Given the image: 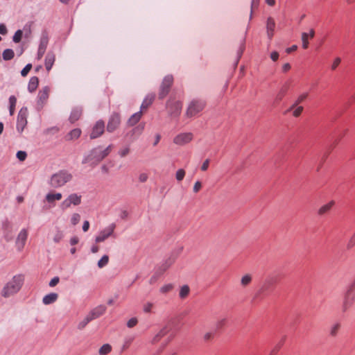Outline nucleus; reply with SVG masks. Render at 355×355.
I'll return each instance as SVG.
<instances>
[{"label": "nucleus", "instance_id": "obj_59", "mask_svg": "<svg viewBox=\"0 0 355 355\" xmlns=\"http://www.w3.org/2000/svg\"><path fill=\"white\" fill-rule=\"evenodd\" d=\"M270 58L273 61H277L279 58V53L276 51L272 52L270 54Z\"/></svg>", "mask_w": 355, "mask_h": 355}, {"label": "nucleus", "instance_id": "obj_37", "mask_svg": "<svg viewBox=\"0 0 355 355\" xmlns=\"http://www.w3.org/2000/svg\"><path fill=\"white\" fill-rule=\"evenodd\" d=\"M47 44H48V37H47V35H43L41 38V40H40V44L39 48H43L44 49L46 50Z\"/></svg>", "mask_w": 355, "mask_h": 355}, {"label": "nucleus", "instance_id": "obj_23", "mask_svg": "<svg viewBox=\"0 0 355 355\" xmlns=\"http://www.w3.org/2000/svg\"><path fill=\"white\" fill-rule=\"evenodd\" d=\"M62 198V194L60 193H49L46 196V200L51 203L55 200H60Z\"/></svg>", "mask_w": 355, "mask_h": 355}, {"label": "nucleus", "instance_id": "obj_62", "mask_svg": "<svg viewBox=\"0 0 355 355\" xmlns=\"http://www.w3.org/2000/svg\"><path fill=\"white\" fill-rule=\"evenodd\" d=\"M7 33V28L4 24H0V34L5 35Z\"/></svg>", "mask_w": 355, "mask_h": 355}, {"label": "nucleus", "instance_id": "obj_24", "mask_svg": "<svg viewBox=\"0 0 355 355\" xmlns=\"http://www.w3.org/2000/svg\"><path fill=\"white\" fill-rule=\"evenodd\" d=\"M81 115L82 111L78 109H75L72 111L69 117V120L71 123H74L80 118Z\"/></svg>", "mask_w": 355, "mask_h": 355}, {"label": "nucleus", "instance_id": "obj_11", "mask_svg": "<svg viewBox=\"0 0 355 355\" xmlns=\"http://www.w3.org/2000/svg\"><path fill=\"white\" fill-rule=\"evenodd\" d=\"M28 232L26 229L20 231L16 239V246L19 250H22L25 246L27 240Z\"/></svg>", "mask_w": 355, "mask_h": 355}, {"label": "nucleus", "instance_id": "obj_9", "mask_svg": "<svg viewBox=\"0 0 355 355\" xmlns=\"http://www.w3.org/2000/svg\"><path fill=\"white\" fill-rule=\"evenodd\" d=\"M81 202V196H78L76 193L71 194L67 199H65L61 204V208L62 209H67L71 205H78Z\"/></svg>", "mask_w": 355, "mask_h": 355}, {"label": "nucleus", "instance_id": "obj_54", "mask_svg": "<svg viewBox=\"0 0 355 355\" xmlns=\"http://www.w3.org/2000/svg\"><path fill=\"white\" fill-rule=\"evenodd\" d=\"M129 153H130L129 148H125L123 149H121L119 151V155L121 157H123L126 156Z\"/></svg>", "mask_w": 355, "mask_h": 355}, {"label": "nucleus", "instance_id": "obj_44", "mask_svg": "<svg viewBox=\"0 0 355 355\" xmlns=\"http://www.w3.org/2000/svg\"><path fill=\"white\" fill-rule=\"evenodd\" d=\"M32 69V64H28L21 71V74L23 77H25L28 75V73H29V71L31 70Z\"/></svg>", "mask_w": 355, "mask_h": 355}, {"label": "nucleus", "instance_id": "obj_6", "mask_svg": "<svg viewBox=\"0 0 355 355\" xmlns=\"http://www.w3.org/2000/svg\"><path fill=\"white\" fill-rule=\"evenodd\" d=\"M182 102L175 99H170L166 103V108L171 116L176 117L180 115L182 110Z\"/></svg>", "mask_w": 355, "mask_h": 355}, {"label": "nucleus", "instance_id": "obj_41", "mask_svg": "<svg viewBox=\"0 0 355 355\" xmlns=\"http://www.w3.org/2000/svg\"><path fill=\"white\" fill-rule=\"evenodd\" d=\"M22 35H23V33L21 30H18L17 31H16V33H15V35L13 36V41L15 43L19 42L21 40Z\"/></svg>", "mask_w": 355, "mask_h": 355}, {"label": "nucleus", "instance_id": "obj_35", "mask_svg": "<svg viewBox=\"0 0 355 355\" xmlns=\"http://www.w3.org/2000/svg\"><path fill=\"white\" fill-rule=\"evenodd\" d=\"M167 330L166 328L162 329L153 338V343H157L159 340L166 335Z\"/></svg>", "mask_w": 355, "mask_h": 355}, {"label": "nucleus", "instance_id": "obj_58", "mask_svg": "<svg viewBox=\"0 0 355 355\" xmlns=\"http://www.w3.org/2000/svg\"><path fill=\"white\" fill-rule=\"evenodd\" d=\"M45 51L46 50L44 49L43 48H38L37 58L39 60H40L43 57V55H44V54L45 53Z\"/></svg>", "mask_w": 355, "mask_h": 355}, {"label": "nucleus", "instance_id": "obj_18", "mask_svg": "<svg viewBox=\"0 0 355 355\" xmlns=\"http://www.w3.org/2000/svg\"><path fill=\"white\" fill-rule=\"evenodd\" d=\"M334 205V201H333V200L322 205V207H320V209L318 211V215L323 216V215L329 213Z\"/></svg>", "mask_w": 355, "mask_h": 355}, {"label": "nucleus", "instance_id": "obj_61", "mask_svg": "<svg viewBox=\"0 0 355 355\" xmlns=\"http://www.w3.org/2000/svg\"><path fill=\"white\" fill-rule=\"evenodd\" d=\"M297 49V45H293L291 47L287 48L286 51L287 53H291L296 51Z\"/></svg>", "mask_w": 355, "mask_h": 355}, {"label": "nucleus", "instance_id": "obj_64", "mask_svg": "<svg viewBox=\"0 0 355 355\" xmlns=\"http://www.w3.org/2000/svg\"><path fill=\"white\" fill-rule=\"evenodd\" d=\"M89 228V223L86 220L83 223V230L84 232H87Z\"/></svg>", "mask_w": 355, "mask_h": 355}, {"label": "nucleus", "instance_id": "obj_4", "mask_svg": "<svg viewBox=\"0 0 355 355\" xmlns=\"http://www.w3.org/2000/svg\"><path fill=\"white\" fill-rule=\"evenodd\" d=\"M205 107V103L201 100H193L189 103L186 115L187 117L191 118L197 116L201 112Z\"/></svg>", "mask_w": 355, "mask_h": 355}, {"label": "nucleus", "instance_id": "obj_20", "mask_svg": "<svg viewBox=\"0 0 355 355\" xmlns=\"http://www.w3.org/2000/svg\"><path fill=\"white\" fill-rule=\"evenodd\" d=\"M81 135V130L79 128L72 130L67 136L66 140L70 141L77 139Z\"/></svg>", "mask_w": 355, "mask_h": 355}, {"label": "nucleus", "instance_id": "obj_45", "mask_svg": "<svg viewBox=\"0 0 355 355\" xmlns=\"http://www.w3.org/2000/svg\"><path fill=\"white\" fill-rule=\"evenodd\" d=\"M185 176V171L184 169H179L176 173V179L181 181Z\"/></svg>", "mask_w": 355, "mask_h": 355}, {"label": "nucleus", "instance_id": "obj_49", "mask_svg": "<svg viewBox=\"0 0 355 355\" xmlns=\"http://www.w3.org/2000/svg\"><path fill=\"white\" fill-rule=\"evenodd\" d=\"M26 156H27L26 153L24 151H18L17 153V157L20 161H24L26 158Z\"/></svg>", "mask_w": 355, "mask_h": 355}, {"label": "nucleus", "instance_id": "obj_29", "mask_svg": "<svg viewBox=\"0 0 355 355\" xmlns=\"http://www.w3.org/2000/svg\"><path fill=\"white\" fill-rule=\"evenodd\" d=\"M189 292H190L189 287L187 285H184V286H182L180 288V297L182 299H184L189 295Z\"/></svg>", "mask_w": 355, "mask_h": 355}, {"label": "nucleus", "instance_id": "obj_53", "mask_svg": "<svg viewBox=\"0 0 355 355\" xmlns=\"http://www.w3.org/2000/svg\"><path fill=\"white\" fill-rule=\"evenodd\" d=\"M209 159H207L202 164L201 166V170L202 171H205L208 169L209 166Z\"/></svg>", "mask_w": 355, "mask_h": 355}, {"label": "nucleus", "instance_id": "obj_42", "mask_svg": "<svg viewBox=\"0 0 355 355\" xmlns=\"http://www.w3.org/2000/svg\"><path fill=\"white\" fill-rule=\"evenodd\" d=\"M80 220V216L79 214L75 213L71 216V222L72 225H76Z\"/></svg>", "mask_w": 355, "mask_h": 355}, {"label": "nucleus", "instance_id": "obj_51", "mask_svg": "<svg viewBox=\"0 0 355 355\" xmlns=\"http://www.w3.org/2000/svg\"><path fill=\"white\" fill-rule=\"evenodd\" d=\"M340 62H341L340 58H336L334 60V62H333V63L331 64V69L332 70H335L338 67V66L340 64Z\"/></svg>", "mask_w": 355, "mask_h": 355}, {"label": "nucleus", "instance_id": "obj_26", "mask_svg": "<svg viewBox=\"0 0 355 355\" xmlns=\"http://www.w3.org/2000/svg\"><path fill=\"white\" fill-rule=\"evenodd\" d=\"M307 93H304L300 95L288 111H291V110L294 109V107H297L299 104L302 103L307 98Z\"/></svg>", "mask_w": 355, "mask_h": 355}, {"label": "nucleus", "instance_id": "obj_17", "mask_svg": "<svg viewBox=\"0 0 355 355\" xmlns=\"http://www.w3.org/2000/svg\"><path fill=\"white\" fill-rule=\"evenodd\" d=\"M105 311V307L103 306H98L93 309L89 314V317L91 318L92 320H94L101 315H102Z\"/></svg>", "mask_w": 355, "mask_h": 355}, {"label": "nucleus", "instance_id": "obj_14", "mask_svg": "<svg viewBox=\"0 0 355 355\" xmlns=\"http://www.w3.org/2000/svg\"><path fill=\"white\" fill-rule=\"evenodd\" d=\"M114 225H112L108 228L100 232L99 235L96 238L97 243L103 242L107 239L114 232Z\"/></svg>", "mask_w": 355, "mask_h": 355}, {"label": "nucleus", "instance_id": "obj_55", "mask_svg": "<svg viewBox=\"0 0 355 355\" xmlns=\"http://www.w3.org/2000/svg\"><path fill=\"white\" fill-rule=\"evenodd\" d=\"M59 281H60L59 277H55L51 280V282L49 283V286L51 287H53L59 283Z\"/></svg>", "mask_w": 355, "mask_h": 355}, {"label": "nucleus", "instance_id": "obj_63", "mask_svg": "<svg viewBox=\"0 0 355 355\" xmlns=\"http://www.w3.org/2000/svg\"><path fill=\"white\" fill-rule=\"evenodd\" d=\"M78 241H79L78 238L77 236H74L71 239L70 243H71V245H74L78 243Z\"/></svg>", "mask_w": 355, "mask_h": 355}, {"label": "nucleus", "instance_id": "obj_21", "mask_svg": "<svg viewBox=\"0 0 355 355\" xmlns=\"http://www.w3.org/2000/svg\"><path fill=\"white\" fill-rule=\"evenodd\" d=\"M141 116H142V111L141 110L140 112H137L135 114H134L128 120V125H130V126H133L135 125V124H137L139 121L141 119Z\"/></svg>", "mask_w": 355, "mask_h": 355}, {"label": "nucleus", "instance_id": "obj_25", "mask_svg": "<svg viewBox=\"0 0 355 355\" xmlns=\"http://www.w3.org/2000/svg\"><path fill=\"white\" fill-rule=\"evenodd\" d=\"M252 280V275L250 274H245L241 279V285L243 287H246L251 284Z\"/></svg>", "mask_w": 355, "mask_h": 355}, {"label": "nucleus", "instance_id": "obj_60", "mask_svg": "<svg viewBox=\"0 0 355 355\" xmlns=\"http://www.w3.org/2000/svg\"><path fill=\"white\" fill-rule=\"evenodd\" d=\"M291 67L289 63H285L282 66V71L286 73L291 69Z\"/></svg>", "mask_w": 355, "mask_h": 355}, {"label": "nucleus", "instance_id": "obj_32", "mask_svg": "<svg viewBox=\"0 0 355 355\" xmlns=\"http://www.w3.org/2000/svg\"><path fill=\"white\" fill-rule=\"evenodd\" d=\"M112 350V347L109 344L103 345L99 349V354L101 355H106L109 354Z\"/></svg>", "mask_w": 355, "mask_h": 355}, {"label": "nucleus", "instance_id": "obj_57", "mask_svg": "<svg viewBox=\"0 0 355 355\" xmlns=\"http://www.w3.org/2000/svg\"><path fill=\"white\" fill-rule=\"evenodd\" d=\"M355 245V234L350 239L349 241L347 247V248H351Z\"/></svg>", "mask_w": 355, "mask_h": 355}, {"label": "nucleus", "instance_id": "obj_39", "mask_svg": "<svg viewBox=\"0 0 355 355\" xmlns=\"http://www.w3.org/2000/svg\"><path fill=\"white\" fill-rule=\"evenodd\" d=\"M275 27V23L274 20L268 17V36H269V31H273L274 28Z\"/></svg>", "mask_w": 355, "mask_h": 355}, {"label": "nucleus", "instance_id": "obj_40", "mask_svg": "<svg viewBox=\"0 0 355 355\" xmlns=\"http://www.w3.org/2000/svg\"><path fill=\"white\" fill-rule=\"evenodd\" d=\"M173 289V286L171 284H168L163 286L160 288V291H161V293L166 294V293L171 291Z\"/></svg>", "mask_w": 355, "mask_h": 355}, {"label": "nucleus", "instance_id": "obj_3", "mask_svg": "<svg viewBox=\"0 0 355 355\" xmlns=\"http://www.w3.org/2000/svg\"><path fill=\"white\" fill-rule=\"evenodd\" d=\"M355 302V277L353 282L348 286L344 296L342 309L346 311Z\"/></svg>", "mask_w": 355, "mask_h": 355}, {"label": "nucleus", "instance_id": "obj_2", "mask_svg": "<svg viewBox=\"0 0 355 355\" xmlns=\"http://www.w3.org/2000/svg\"><path fill=\"white\" fill-rule=\"evenodd\" d=\"M23 284V278L20 276L14 277L1 291V295L4 297H8L17 293Z\"/></svg>", "mask_w": 355, "mask_h": 355}, {"label": "nucleus", "instance_id": "obj_47", "mask_svg": "<svg viewBox=\"0 0 355 355\" xmlns=\"http://www.w3.org/2000/svg\"><path fill=\"white\" fill-rule=\"evenodd\" d=\"M154 307V304L151 302H147L144 305V311L145 313H150Z\"/></svg>", "mask_w": 355, "mask_h": 355}, {"label": "nucleus", "instance_id": "obj_16", "mask_svg": "<svg viewBox=\"0 0 355 355\" xmlns=\"http://www.w3.org/2000/svg\"><path fill=\"white\" fill-rule=\"evenodd\" d=\"M55 54L52 52H49L47 53V55H46L45 62H44L45 68L47 71H49L51 69V68L55 62Z\"/></svg>", "mask_w": 355, "mask_h": 355}, {"label": "nucleus", "instance_id": "obj_46", "mask_svg": "<svg viewBox=\"0 0 355 355\" xmlns=\"http://www.w3.org/2000/svg\"><path fill=\"white\" fill-rule=\"evenodd\" d=\"M214 338V334L213 332H207L203 336V340L206 342L211 341Z\"/></svg>", "mask_w": 355, "mask_h": 355}, {"label": "nucleus", "instance_id": "obj_27", "mask_svg": "<svg viewBox=\"0 0 355 355\" xmlns=\"http://www.w3.org/2000/svg\"><path fill=\"white\" fill-rule=\"evenodd\" d=\"M15 53L12 49H8L3 52V58L4 60H10L14 58Z\"/></svg>", "mask_w": 355, "mask_h": 355}, {"label": "nucleus", "instance_id": "obj_34", "mask_svg": "<svg viewBox=\"0 0 355 355\" xmlns=\"http://www.w3.org/2000/svg\"><path fill=\"white\" fill-rule=\"evenodd\" d=\"M154 96H151L150 98H147L144 100L141 105V111L144 109H147L148 106H150L153 101H154Z\"/></svg>", "mask_w": 355, "mask_h": 355}, {"label": "nucleus", "instance_id": "obj_7", "mask_svg": "<svg viewBox=\"0 0 355 355\" xmlns=\"http://www.w3.org/2000/svg\"><path fill=\"white\" fill-rule=\"evenodd\" d=\"M173 83V77L171 75L166 76L160 86L159 92V98L163 99L168 94L170 88Z\"/></svg>", "mask_w": 355, "mask_h": 355}, {"label": "nucleus", "instance_id": "obj_5", "mask_svg": "<svg viewBox=\"0 0 355 355\" xmlns=\"http://www.w3.org/2000/svg\"><path fill=\"white\" fill-rule=\"evenodd\" d=\"M71 179V174L65 171H60L51 177V184L53 187H60Z\"/></svg>", "mask_w": 355, "mask_h": 355}, {"label": "nucleus", "instance_id": "obj_8", "mask_svg": "<svg viewBox=\"0 0 355 355\" xmlns=\"http://www.w3.org/2000/svg\"><path fill=\"white\" fill-rule=\"evenodd\" d=\"M193 139V135L191 132H182L175 136L173 142L180 146H183L191 142Z\"/></svg>", "mask_w": 355, "mask_h": 355}, {"label": "nucleus", "instance_id": "obj_12", "mask_svg": "<svg viewBox=\"0 0 355 355\" xmlns=\"http://www.w3.org/2000/svg\"><path fill=\"white\" fill-rule=\"evenodd\" d=\"M51 92V87L45 86L42 87L38 93V104L42 107L46 104Z\"/></svg>", "mask_w": 355, "mask_h": 355}, {"label": "nucleus", "instance_id": "obj_13", "mask_svg": "<svg viewBox=\"0 0 355 355\" xmlns=\"http://www.w3.org/2000/svg\"><path fill=\"white\" fill-rule=\"evenodd\" d=\"M104 122L103 121H97L94 126L93 127L92 132L90 134L91 139H96L100 137L104 132Z\"/></svg>", "mask_w": 355, "mask_h": 355}, {"label": "nucleus", "instance_id": "obj_43", "mask_svg": "<svg viewBox=\"0 0 355 355\" xmlns=\"http://www.w3.org/2000/svg\"><path fill=\"white\" fill-rule=\"evenodd\" d=\"M92 320L91 319V318H89V315H87L86 318H84V320L79 323L78 328L80 329H83Z\"/></svg>", "mask_w": 355, "mask_h": 355}, {"label": "nucleus", "instance_id": "obj_36", "mask_svg": "<svg viewBox=\"0 0 355 355\" xmlns=\"http://www.w3.org/2000/svg\"><path fill=\"white\" fill-rule=\"evenodd\" d=\"M109 261V257L107 255H104L98 261V266L99 268H103L107 264Z\"/></svg>", "mask_w": 355, "mask_h": 355}, {"label": "nucleus", "instance_id": "obj_30", "mask_svg": "<svg viewBox=\"0 0 355 355\" xmlns=\"http://www.w3.org/2000/svg\"><path fill=\"white\" fill-rule=\"evenodd\" d=\"M301 40L302 42V48L304 49H306L309 47V37H308V33L303 32L301 35Z\"/></svg>", "mask_w": 355, "mask_h": 355}, {"label": "nucleus", "instance_id": "obj_33", "mask_svg": "<svg viewBox=\"0 0 355 355\" xmlns=\"http://www.w3.org/2000/svg\"><path fill=\"white\" fill-rule=\"evenodd\" d=\"M284 343V340H282L279 342H278L274 347L272 349L270 355H276L279 350L281 349Z\"/></svg>", "mask_w": 355, "mask_h": 355}, {"label": "nucleus", "instance_id": "obj_1", "mask_svg": "<svg viewBox=\"0 0 355 355\" xmlns=\"http://www.w3.org/2000/svg\"><path fill=\"white\" fill-rule=\"evenodd\" d=\"M112 145H110L103 150L99 148H95L92 150L91 153L85 158L84 162L90 163L91 165H96L107 157L112 151Z\"/></svg>", "mask_w": 355, "mask_h": 355}, {"label": "nucleus", "instance_id": "obj_10", "mask_svg": "<svg viewBox=\"0 0 355 355\" xmlns=\"http://www.w3.org/2000/svg\"><path fill=\"white\" fill-rule=\"evenodd\" d=\"M121 123V116L118 113H114L110 118L107 125V130L109 132H112L115 130H116Z\"/></svg>", "mask_w": 355, "mask_h": 355}, {"label": "nucleus", "instance_id": "obj_19", "mask_svg": "<svg viewBox=\"0 0 355 355\" xmlns=\"http://www.w3.org/2000/svg\"><path fill=\"white\" fill-rule=\"evenodd\" d=\"M39 85V78L37 76H33L31 78L28 85V89L30 92H34Z\"/></svg>", "mask_w": 355, "mask_h": 355}, {"label": "nucleus", "instance_id": "obj_22", "mask_svg": "<svg viewBox=\"0 0 355 355\" xmlns=\"http://www.w3.org/2000/svg\"><path fill=\"white\" fill-rule=\"evenodd\" d=\"M58 295L56 293H50V294L44 296V297L43 298V302L45 304H51L56 301V300L58 299Z\"/></svg>", "mask_w": 355, "mask_h": 355}, {"label": "nucleus", "instance_id": "obj_48", "mask_svg": "<svg viewBox=\"0 0 355 355\" xmlns=\"http://www.w3.org/2000/svg\"><path fill=\"white\" fill-rule=\"evenodd\" d=\"M62 237H63L62 232L60 230H58L53 237V241L55 243H58L62 240Z\"/></svg>", "mask_w": 355, "mask_h": 355}, {"label": "nucleus", "instance_id": "obj_28", "mask_svg": "<svg viewBox=\"0 0 355 355\" xmlns=\"http://www.w3.org/2000/svg\"><path fill=\"white\" fill-rule=\"evenodd\" d=\"M340 328V324L339 323H335L331 327L329 330V334L332 337H335L337 336L338 331Z\"/></svg>", "mask_w": 355, "mask_h": 355}, {"label": "nucleus", "instance_id": "obj_52", "mask_svg": "<svg viewBox=\"0 0 355 355\" xmlns=\"http://www.w3.org/2000/svg\"><path fill=\"white\" fill-rule=\"evenodd\" d=\"M137 324V319L135 318H132L128 322V327L132 328L135 327Z\"/></svg>", "mask_w": 355, "mask_h": 355}, {"label": "nucleus", "instance_id": "obj_56", "mask_svg": "<svg viewBox=\"0 0 355 355\" xmlns=\"http://www.w3.org/2000/svg\"><path fill=\"white\" fill-rule=\"evenodd\" d=\"M148 175L145 173H141L139 176V180L141 182H145L148 180Z\"/></svg>", "mask_w": 355, "mask_h": 355}, {"label": "nucleus", "instance_id": "obj_50", "mask_svg": "<svg viewBox=\"0 0 355 355\" xmlns=\"http://www.w3.org/2000/svg\"><path fill=\"white\" fill-rule=\"evenodd\" d=\"M202 189V183L200 181H197L193 186L194 193H198Z\"/></svg>", "mask_w": 355, "mask_h": 355}, {"label": "nucleus", "instance_id": "obj_31", "mask_svg": "<svg viewBox=\"0 0 355 355\" xmlns=\"http://www.w3.org/2000/svg\"><path fill=\"white\" fill-rule=\"evenodd\" d=\"M10 103V113L11 115L14 114L15 105L17 103V98L15 96H11L9 98Z\"/></svg>", "mask_w": 355, "mask_h": 355}, {"label": "nucleus", "instance_id": "obj_15", "mask_svg": "<svg viewBox=\"0 0 355 355\" xmlns=\"http://www.w3.org/2000/svg\"><path fill=\"white\" fill-rule=\"evenodd\" d=\"M26 123L27 121L26 112H23L22 110H21L17 116V128L18 131L22 132Z\"/></svg>", "mask_w": 355, "mask_h": 355}, {"label": "nucleus", "instance_id": "obj_38", "mask_svg": "<svg viewBox=\"0 0 355 355\" xmlns=\"http://www.w3.org/2000/svg\"><path fill=\"white\" fill-rule=\"evenodd\" d=\"M304 108L302 106H297L295 107H294V109H293L292 110H293V116L295 117H298L301 115L302 111H303Z\"/></svg>", "mask_w": 355, "mask_h": 355}]
</instances>
